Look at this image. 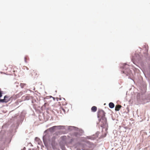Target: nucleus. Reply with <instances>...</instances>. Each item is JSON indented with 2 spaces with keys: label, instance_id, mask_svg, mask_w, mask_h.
Returning <instances> with one entry per match:
<instances>
[{
  "label": "nucleus",
  "instance_id": "nucleus-8",
  "mask_svg": "<svg viewBox=\"0 0 150 150\" xmlns=\"http://www.w3.org/2000/svg\"><path fill=\"white\" fill-rule=\"evenodd\" d=\"M29 59L28 57L27 56H25L24 58L25 61V62H27L28 60Z\"/></svg>",
  "mask_w": 150,
  "mask_h": 150
},
{
  "label": "nucleus",
  "instance_id": "nucleus-10",
  "mask_svg": "<svg viewBox=\"0 0 150 150\" xmlns=\"http://www.w3.org/2000/svg\"><path fill=\"white\" fill-rule=\"evenodd\" d=\"M0 103H5L4 98L3 99H0Z\"/></svg>",
  "mask_w": 150,
  "mask_h": 150
},
{
  "label": "nucleus",
  "instance_id": "nucleus-4",
  "mask_svg": "<svg viewBox=\"0 0 150 150\" xmlns=\"http://www.w3.org/2000/svg\"><path fill=\"white\" fill-rule=\"evenodd\" d=\"M60 103H62L63 105H65L67 104V102L64 98L62 99L61 102H60Z\"/></svg>",
  "mask_w": 150,
  "mask_h": 150
},
{
  "label": "nucleus",
  "instance_id": "nucleus-9",
  "mask_svg": "<svg viewBox=\"0 0 150 150\" xmlns=\"http://www.w3.org/2000/svg\"><path fill=\"white\" fill-rule=\"evenodd\" d=\"M10 72L11 73H14L15 72V71L14 70V69L13 68H11V70L10 71Z\"/></svg>",
  "mask_w": 150,
  "mask_h": 150
},
{
  "label": "nucleus",
  "instance_id": "nucleus-12",
  "mask_svg": "<svg viewBox=\"0 0 150 150\" xmlns=\"http://www.w3.org/2000/svg\"><path fill=\"white\" fill-rule=\"evenodd\" d=\"M60 111H61V112H62V111H63L64 113L65 112V110L63 109V108H61V109H60Z\"/></svg>",
  "mask_w": 150,
  "mask_h": 150
},
{
  "label": "nucleus",
  "instance_id": "nucleus-5",
  "mask_svg": "<svg viewBox=\"0 0 150 150\" xmlns=\"http://www.w3.org/2000/svg\"><path fill=\"white\" fill-rule=\"evenodd\" d=\"M91 110L92 112H95L97 110V108L95 106H93L91 108Z\"/></svg>",
  "mask_w": 150,
  "mask_h": 150
},
{
  "label": "nucleus",
  "instance_id": "nucleus-6",
  "mask_svg": "<svg viewBox=\"0 0 150 150\" xmlns=\"http://www.w3.org/2000/svg\"><path fill=\"white\" fill-rule=\"evenodd\" d=\"M109 106L110 108H112L114 107L115 105L114 103L112 102H110L109 103Z\"/></svg>",
  "mask_w": 150,
  "mask_h": 150
},
{
  "label": "nucleus",
  "instance_id": "nucleus-14",
  "mask_svg": "<svg viewBox=\"0 0 150 150\" xmlns=\"http://www.w3.org/2000/svg\"><path fill=\"white\" fill-rule=\"evenodd\" d=\"M55 137H53V138H52V139L53 140H54V141L55 140Z\"/></svg>",
  "mask_w": 150,
  "mask_h": 150
},
{
  "label": "nucleus",
  "instance_id": "nucleus-17",
  "mask_svg": "<svg viewBox=\"0 0 150 150\" xmlns=\"http://www.w3.org/2000/svg\"><path fill=\"white\" fill-rule=\"evenodd\" d=\"M61 148L62 149H63V147H61Z\"/></svg>",
  "mask_w": 150,
  "mask_h": 150
},
{
  "label": "nucleus",
  "instance_id": "nucleus-1",
  "mask_svg": "<svg viewBox=\"0 0 150 150\" xmlns=\"http://www.w3.org/2000/svg\"><path fill=\"white\" fill-rule=\"evenodd\" d=\"M105 113L102 110H100L98 113V117H102L105 116Z\"/></svg>",
  "mask_w": 150,
  "mask_h": 150
},
{
  "label": "nucleus",
  "instance_id": "nucleus-2",
  "mask_svg": "<svg viewBox=\"0 0 150 150\" xmlns=\"http://www.w3.org/2000/svg\"><path fill=\"white\" fill-rule=\"evenodd\" d=\"M11 98L7 96H5L4 97V99L5 100V103H7L10 100Z\"/></svg>",
  "mask_w": 150,
  "mask_h": 150
},
{
  "label": "nucleus",
  "instance_id": "nucleus-18",
  "mask_svg": "<svg viewBox=\"0 0 150 150\" xmlns=\"http://www.w3.org/2000/svg\"><path fill=\"white\" fill-rule=\"evenodd\" d=\"M7 69V68H6L5 69V70H6Z\"/></svg>",
  "mask_w": 150,
  "mask_h": 150
},
{
  "label": "nucleus",
  "instance_id": "nucleus-16",
  "mask_svg": "<svg viewBox=\"0 0 150 150\" xmlns=\"http://www.w3.org/2000/svg\"><path fill=\"white\" fill-rule=\"evenodd\" d=\"M33 73H34V72H34V71H33V72H32V74H32V73H33Z\"/></svg>",
  "mask_w": 150,
  "mask_h": 150
},
{
  "label": "nucleus",
  "instance_id": "nucleus-13",
  "mask_svg": "<svg viewBox=\"0 0 150 150\" xmlns=\"http://www.w3.org/2000/svg\"><path fill=\"white\" fill-rule=\"evenodd\" d=\"M86 139H90L91 137H87L86 138Z\"/></svg>",
  "mask_w": 150,
  "mask_h": 150
},
{
  "label": "nucleus",
  "instance_id": "nucleus-3",
  "mask_svg": "<svg viewBox=\"0 0 150 150\" xmlns=\"http://www.w3.org/2000/svg\"><path fill=\"white\" fill-rule=\"evenodd\" d=\"M122 107L121 105H116L115 107V110L116 111H119L120 108Z\"/></svg>",
  "mask_w": 150,
  "mask_h": 150
},
{
  "label": "nucleus",
  "instance_id": "nucleus-11",
  "mask_svg": "<svg viewBox=\"0 0 150 150\" xmlns=\"http://www.w3.org/2000/svg\"><path fill=\"white\" fill-rule=\"evenodd\" d=\"M2 91L1 90V88H0V97H1L2 96Z\"/></svg>",
  "mask_w": 150,
  "mask_h": 150
},
{
  "label": "nucleus",
  "instance_id": "nucleus-7",
  "mask_svg": "<svg viewBox=\"0 0 150 150\" xmlns=\"http://www.w3.org/2000/svg\"><path fill=\"white\" fill-rule=\"evenodd\" d=\"M20 86L22 88H23L26 86V84L24 83H21Z\"/></svg>",
  "mask_w": 150,
  "mask_h": 150
},
{
  "label": "nucleus",
  "instance_id": "nucleus-15",
  "mask_svg": "<svg viewBox=\"0 0 150 150\" xmlns=\"http://www.w3.org/2000/svg\"><path fill=\"white\" fill-rule=\"evenodd\" d=\"M53 143H54V142H52V143H51L52 144V145H53Z\"/></svg>",
  "mask_w": 150,
  "mask_h": 150
}]
</instances>
